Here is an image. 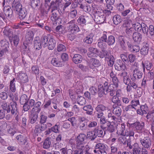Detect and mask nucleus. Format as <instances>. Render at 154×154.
<instances>
[{"instance_id": "obj_53", "label": "nucleus", "mask_w": 154, "mask_h": 154, "mask_svg": "<svg viewBox=\"0 0 154 154\" xmlns=\"http://www.w3.org/2000/svg\"><path fill=\"white\" fill-rule=\"evenodd\" d=\"M41 115L40 116V123L41 124L45 123L47 120V117L43 114V113L41 112L40 113Z\"/></svg>"}, {"instance_id": "obj_3", "label": "nucleus", "mask_w": 154, "mask_h": 154, "mask_svg": "<svg viewBox=\"0 0 154 154\" xmlns=\"http://www.w3.org/2000/svg\"><path fill=\"white\" fill-rule=\"evenodd\" d=\"M86 137V135L83 134H80L77 137L76 140V148L82 149L88 151L89 149L87 147L88 146H85L84 145V140Z\"/></svg>"}, {"instance_id": "obj_58", "label": "nucleus", "mask_w": 154, "mask_h": 154, "mask_svg": "<svg viewBox=\"0 0 154 154\" xmlns=\"http://www.w3.org/2000/svg\"><path fill=\"white\" fill-rule=\"evenodd\" d=\"M72 0H64L66 3L64 4L63 6V11H65L66 9L71 4Z\"/></svg>"}, {"instance_id": "obj_32", "label": "nucleus", "mask_w": 154, "mask_h": 154, "mask_svg": "<svg viewBox=\"0 0 154 154\" xmlns=\"http://www.w3.org/2000/svg\"><path fill=\"white\" fill-rule=\"evenodd\" d=\"M95 19V21L97 23L99 24H101L104 23L105 20V17L103 15V14H101L100 16L98 15Z\"/></svg>"}, {"instance_id": "obj_2", "label": "nucleus", "mask_w": 154, "mask_h": 154, "mask_svg": "<svg viewBox=\"0 0 154 154\" xmlns=\"http://www.w3.org/2000/svg\"><path fill=\"white\" fill-rule=\"evenodd\" d=\"M125 127L126 126L125 124H122L121 127L118 129L117 133L119 135L123 136L133 137L134 134V130L130 128L125 129Z\"/></svg>"}, {"instance_id": "obj_40", "label": "nucleus", "mask_w": 154, "mask_h": 154, "mask_svg": "<svg viewBox=\"0 0 154 154\" xmlns=\"http://www.w3.org/2000/svg\"><path fill=\"white\" fill-rule=\"evenodd\" d=\"M115 42L114 37L112 35H110L108 36L106 42L109 45H111L114 44Z\"/></svg>"}, {"instance_id": "obj_38", "label": "nucleus", "mask_w": 154, "mask_h": 154, "mask_svg": "<svg viewBox=\"0 0 154 154\" xmlns=\"http://www.w3.org/2000/svg\"><path fill=\"white\" fill-rule=\"evenodd\" d=\"M114 66L115 69L118 71H125L126 69L125 65L123 64H116L114 65Z\"/></svg>"}, {"instance_id": "obj_29", "label": "nucleus", "mask_w": 154, "mask_h": 154, "mask_svg": "<svg viewBox=\"0 0 154 154\" xmlns=\"http://www.w3.org/2000/svg\"><path fill=\"white\" fill-rule=\"evenodd\" d=\"M19 17L20 20L24 19L27 14V11L26 9L23 8L19 11Z\"/></svg>"}, {"instance_id": "obj_17", "label": "nucleus", "mask_w": 154, "mask_h": 154, "mask_svg": "<svg viewBox=\"0 0 154 154\" xmlns=\"http://www.w3.org/2000/svg\"><path fill=\"white\" fill-rule=\"evenodd\" d=\"M11 114L12 116H15L18 113L17 111V105L16 102H13L11 103Z\"/></svg>"}, {"instance_id": "obj_36", "label": "nucleus", "mask_w": 154, "mask_h": 154, "mask_svg": "<svg viewBox=\"0 0 154 154\" xmlns=\"http://www.w3.org/2000/svg\"><path fill=\"white\" fill-rule=\"evenodd\" d=\"M51 142L49 138H47L44 140L43 143V147L44 149H48L50 148L51 145Z\"/></svg>"}, {"instance_id": "obj_13", "label": "nucleus", "mask_w": 154, "mask_h": 154, "mask_svg": "<svg viewBox=\"0 0 154 154\" xmlns=\"http://www.w3.org/2000/svg\"><path fill=\"white\" fill-rule=\"evenodd\" d=\"M34 37V34L32 31H29L27 32L25 36L26 40V45H24V46L26 48L27 45L29 42L32 41Z\"/></svg>"}, {"instance_id": "obj_15", "label": "nucleus", "mask_w": 154, "mask_h": 154, "mask_svg": "<svg viewBox=\"0 0 154 154\" xmlns=\"http://www.w3.org/2000/svg\"><path fill=\"white\" fill-rule=\"evenodd\" d=\"M143 75V73L137 69L134 70L133 72V77L131 78L132 80L134 81L136 79H141Z\"/></svg>"}, {"instance_id": "obj_54", "label": "nucleus", "mask_w": 154, "mask_h": 154, "mask_svg": "<svg viewBox=\"0 0 154 154\" xmlns=\"http://www.w3.org/2000/svg\"><path fill=\"white\" fill-rule=\"evenodd\" d=\"M55 30L56 32L59 34H63L64 32L61 25L57 26Z\"/></svg>"}, {"instance_id": "obj_50", "label": "nucleus", "mask_w": 154, "mask_h": 154, "mask_svg": "<svg viewBox=\"0 0 154 154\" xmlns=\"http://www.w3.org/2000/svg\"><path fill=\"white\" fill-rule=\"evenodd\" d=\"M106 42L103 41H100L99 40H98V42L97 44L98 47L102 49H105L107 47V45L106 43Z\"/></svg>"}, {"instance_id": "obj_23", "label": "nucleus", "mask_w": 154, "mask_h": 154, "mask_svg": "<svg viewBox=\"0 0 154 154\" xmlns=\"http://www.w3.org/2000/svg\"><path fill=\"white\" fill-rule=\"evenodd\" d=\"M16 139L18 142L21 145H25L27 141L26 137L21 134L17 135L16 137Z\"/></svg>"}, {"instance_id": "obj_25", "label": "nucleus", "mask_w": 154, "mask_h": 154, "mask_svg": "<svg viewBox=\"0 0 154 154\" xmlns=\"http://www.w3.org/2000/svg\"><path fill=\"white\" fill-rule=\"evenodd\" d=\"M112 20L113 23L116 25L120 24L122 21L121 16L119 15H116L113 17Z\"/></svg>"}, {"instance_id": "obj_7", "label": "nucleus", "mask_w": 154, "mask_h": 154, "mask_svg": "<svg viewBox=\"0 0 154 154\" xmlns=\"http://www.w3.org/2000/svg\"><path fill=\"white\" fill-rule=\"evenodd\" d=\"M79 126L80 129L84 131L86 129L88 120L84 117H79Z\"/></svg>"}, {"instance_id": "obj_8", "label": "nucleus", "mask_w": 154, "mask_h": 154, "mask_svg": "<svg viewBox=\"0 0 154 154\" xmlns=\"http://www.w3.org/2000/svg\"><path fill=\"white\" fill-rule=\"evenodd\" d=\"M75 20H73L68 23L69 24L68 29L73 33H76L80 30L78 26L75 24Z\"/></svg>"}, {"instance_id": "obj_42", "label": "nucleus", "mask_w": 154, "mask_h": 154, "mask_svg": "<svg viewBox=\"0 0 154 154\" xmlns=\"http://www.w3.org/2000/svg\"><path fill=\"white\" fill-rule=\"evenodd\" d=\"M2 109L4 111H7V113H9L10 112L11 109L9 106L8 105L7 103L5 102H3L1 105Z\"/></svg>"}, {"instance_id": "obj_10", "label": "nucleus", "mask_w": 154, "mask_h": 154, "mask_svg": "<svg viewBox=\"0 0 154 154\" xmlns=\"http://www.w3.org/2000/svg\"><path fill=\"white\" fill-rule=\"evenodd\" d=\"M132 127L139 133H141L143 130L144 123L143 122H136L132 124Z\"/></svg>"}, {"instance_id": "obj_52", "label": "nucleus", "mask_w": 154, "mask_h": 154, "mask_svg": "<svg viewBox=\"0 0 154 154\" xmlns=\"http://www.w3.org/2000/svg\"><path fill=\"white\" fill-rule=\"evenodd\" d=\"M84 41L87 44H91L93 41V37L90 35H88L84 39Z\"/></svg>"}, {"instance_id": "obj_20", "label": "nucleus", "mask_w": 154, "mask_h": 154, "mask_svg": "<svg viewBox=\"0 0 154 154\" xmlns=\"http://www.w3.org/2000/svg\"><path fill=\"white\" fill-rule=\"evenodd\" d=\"M149 49L148 44L147 43H144L142 48L140 49V54L143 55H147L148 53Z\"/></svg>"}, {"instance_id": "obj_1", "label": "nucleus", "mask_w": 154, "mask_h": 154, "mask_svg": "<svg viewBox=\"0 0 154 154\" xmlns=\"http://www.w3.org/2000/svg\"><path fill=\"white\" fill-rule=\"evenodd\" d=\"M42 45L44 47L48 46L50 50H53L56 44V42L53 36L50 35H43L41 38Z\"/></svg>"}, {"instance_id": "obj_34", "label": "nucleus", "mask_w": 154, "mask_h": 154, "mask_svg": "<svg viewBox=\"0 0 154 154\" xmlns=\"http://www.w3.org/2000/svg\"><path fill=\"white\" fill-rule=\"evenodd\" d=\"M112 101L114 104L113 105H116L117 106H121L122 102L119 99V97L116 96L114 95L112 99Z\"/></svg>"}, {"instance_id": "obj_62", "label": "nucleus", "mask_w": 154, "mask_h": 154, "mask_svg": "<svg viewBox=\"0 0 154 154\" xmlns=\"http://www.w3.org/2000/svg\"><path fill=\"white\" fill-rule=\"evenodd\" d=\"M38 113H35L34 114H33V116L31 119L30 123L32 124L35 123L37 121L38 118Z\"/></svg>"}, {"instance_id": "obj_56", "label": "nucleus", "mask_w": 154, "mask_h": 154, "mask_svg": "<svg viewBox=\"0 0 154 154\" xmlns=\"http://www.w3.org/2000/svg\"><path fill=\"white\" fill-rule=\"evenodd\" d=\"M77 14V11L76 10H74L71 11L69 13L68 15L69 17L72 18H74L75 17Z\"/></svg>"}, {"instance_id": "obj_39", "label": "nucleus", "mask_w": 154, "mask_h": 154, "mask_svg": "<svg viewBox=\"0 0 154 154\" xmlns=\"http://www.w3.org/2000/svg\"><path fill=\"white\" fill-rule=\"evenodd\" d=\"M87 136L91 140H94L97 136L95 130L93 131H89L87 133Z\"/></svg>"}, {"instance_id": "obj_63", "label": "nucleus", "mask_w": 154, "mask_h": 154, "mask_svg": "<svg viewBox=\"0 0 154 154\" xmlns=\"http://www.w3.org/2000/svg\"><path fill=\"white\" fill-rule=\"evenodd\" d=\"M131 104L134 107V109L136 110L135 107L137 106L140 105V102L138 100H131Z\"/></svg>"}, {"instance_id": "obj_26", "label": "nucleus", "mask_w": 154, "mask_h": 154, "mask_svg": "<svg viewBox=\"0 0 154 154\" xmlns=\"http://www.w3.org/2000/svg\"><path fill=\"white\" fill-rule=\"evenodd\" d=\"M142 65L143 68L144 70H145V67L147 70H149L151 69L152 66V63L147 60L144 63L143 62H142Z\"/></svg>"}, {"instance_id": "obj_21", "label": "nucleus", "mask_w": 154, "mask_h": 154, "mask_svg": "<svg viewBox=\"0 0 154 154\" xmlns=\"http://www.w3.org/2000/svg\"><path fill=\"white\" fill-rule=\"evenodd\" d=\"M108 147L107 145L103 143H98L95 146L94 149L96 150L100 151L104 149H107Z\"/></svg>"}, {"instance_id": "obj_27", "label": "nucleus", "mask_w": 154, "mask_h": 154, "mask_svg": "<svg viewBox=\"0 0 154 154\" xmlns=\"http://www.w3.org/2000/svg\"><path fill=\"white\" fill-rule=\"evenodd\" d=\"M76 149L73 151V154H90L88 150L76 148Z\"/></svg>"}, {"instance_id": "obj_6", "label": "nucleus", "mask_w": 154, "mask_h": 154, "mask_svg": "<svg viewBox=\"0 0 154 154\" xmlns=\"http://www.w3.org/2000/svg\"><path fill=\"white\" fill-rule=\"evenodd\" d=\"M17 78L22 83H26L29 81L28 77L26 73L22 72H20L18 73Z\"/></svg>"}, {"instance_id": "obj_11", "label": "nucleus", "mask_w": 154, "mask_h": 154, "mask_svg": "<svg viewBox=\"0 0 154 154\" xmlns=\"http://www.w3.org/2000/svg\"><path fill=\"white\" fill-rule=\"evenodd\" d=\"M3 12L5 17H11L13 15V12L11 7L8 5L5 6L3 8Z\"/></svg>"}, {"instance_id": "obj_16", "label": "nucleus", "mask_w": 154, "mask_h": 154, "mask_svg": "<svg viewBox=\"0 0 154 154\" xmlns=\"http://www.w3.org/2000/svg\"><path fill=\"white\" fill-rule=\"evenodd\" d=\"M117 106L116 105H113V113L117 116H119L121 114L122 109L119 106Z\"/></svg>"}, {"instance_id": "obj_19", "label": "nucleus", "mask_w": 154, "mask_h": 154, "mask_svg": "<svg viewBox=\"0 0 154 154\" xmlns=\"http://www.w3.org/2000/svg\"><path fill=\"white\" fill-rule=\"evenodd\" d=\"M41 102L39 101L35 103L34 107L32 109V112L39 113L41 110Z\"/></svg>"}, {"instance_id": "obj_59", "label": "nucleus", "mask_w": 154, "mask_h": 154, "mask_svg": "<svg viewBox=\"0 0 154 154\" xmlns=\"http://www.w3.org/2000/svg\"><path fill=\"white\" fill-rule=\"evenodd\" d=\"M143 32L144 34H147L148 32L149 28L144 23H142V29Z\"/></svg>"}, {"instance_id": "obj_60", "label": "nucleus", "mask_w": 154, "mask_h": 154, "mask_svg": "<svg viewBox=\"0 0 154 154\" xmlns=\"http://www.w3.org/2000/svg\"><path fill=\"white\" fill-rule=\"evenodd\" d=\"M61 58L63 61H62L63 62L66 61H68L69 59L68 55L66 53H63L61 54Z\"/></svg>"}, {"instance_id": "obj_24", "label": "nucleus", "mask_w": 154, "mask_h": 154, "mask_svg": "<svg viewBox=\"0 0 154 154\" xmlns=\"http://www.w3.org/2000/svg\"><path fill=\"white\" fill-rule=\"evenodd\" d=\"M72 60L74 63L75 64H78L82 62V56L80 55L76 54L74 55L72 58Z\"/></svg>"}, {"instance_id": "obj_14", "label": "nucleus", "mask_w": 154, "mask_h": 154, "mask_svg": "<svg viewBox=\"0 0 154 154\" xmlns=\"http://www.w3.org/2000/svg\"><path fill=\"white\" fill-rule=\"evenodd\" d=\"M132 37L134 42L137 43H140L141 42L142 36L140 33L137 32H135L133 33Z\"/></svg>"}, {"instance_id": "obj_45", "label": "nucleus", "mask_w": 154, "mask_h": 154, "mask_svg": "<svg viewBox=\"0 0 154 154\" xmlns=\"http://www.w3.org/2000/svg\"><path fill=\"white\" fill-rule=\"evenodd\" d=\"M102 129L101 128H96L94 129L95 131L97 136L98 137H102L104 136L103 131L102 130Z\"/></svg>"}, {"instance_id": "obj_44", "label": "nucleus", "mask_w": 154, "mask_h": 154, "mask_svg": "<svg viewBox=\"0 0 154 154\" xmlns=\"http://www.w3.org/2000/svg\"><path fill=\"white\" fill-rule=\"evenodd\" d=\"M15 79L14 78L12 80L10 81V89L11 91L13 92L15 91Z\"/></svg>"}, {"instance_id": "obj_22", "label": "nucleus", "mask_w": 154, "mask_h": 154, "mask_svg": "<svg viewBox=\"0 0 154 154\" xmlns=\"http://www.w3.org/2000/svg\"><path fill=\"white\" fill-rule=\"evenodd\" d=\"M88 18V17L87 16L81 15L79 17L77 21L80 25L82 26H84L86 25V22Z\"/></svg>"}, {"instance_id": "obj_33", "label": "nucleus", "mask_w": 154, "mask_h": 154, "mask_svg": "<svg viewBox=\"0 0 154 154\" xmlns=\"http://www.w3.org/2000/svg\"><path fill=\"white\" fill-rule=\"evenodd\" d=\"M83 109L84 110L86 111V113L88 114L91 115L93 113V108L91 105L84 106Z\"/></svg>"}, {"instance_id": "obj_55", "label": "nucleus", "mask_w": 154, "mask_h": 154, "mask_svg": "<svg viewBox=\"0 0 154 154\" xmlns=\"http://www.w3.org/2000/svg\"><path fill=\"white\" fill-rule=\"evenodd\" d=\"M57 49L58 52L65 51L66 50L65 46L62 44H59L57 46Z\"/></svg>"}, {"instance_id": "obj_48", "label": "nucleus", "mask_w": 154, "mask_h": 154, "mask_svg": "<svg viewBox=\"0 0 154 154\" xmlns=\"http://www.w3.org/2000/svg\"><path fill=\"white\" fill-rule=\"evenodd\" d=\"M91 62L92 64V66L95 67H97L100 66L101 64L100 61L96 59H92Z\"/></svg>"}, {"instance_id": "obj_46", "label": "nucleus", "mask_w": 154, "mask_h": 154, "mask_svg": "<svg viewBox=\"0 0 154 154\" xmlns=\"http://www.w3.org/2000/svg\"><path fill=\"white\" fill-rule=\"evenodd\" d=\"M77 100L78 104L81 105H83L85 104L86 102L85 98L82 96H79L77 98Z\"/></svg>"}, {"instance_id": "obj_64", "label": "nucleus", "mask_w": 154, "mask_h": 154, "mask_svg": "<svg viewBox=\"0 0 154 154\" xmlns=\"http://www.w3.org/2000/svg\"><path fill=\"white\" fill-rule=\"evenodd\" d=\"M106 129L107 131H108L109 132L112 133L115 130L113 126L111 125V124L109 123L107 124Z\"/></svg>"}, {"instance_id": "obj_57", "label": "nucleus", "mask_w": 154, "mask_h": 154, "mask_svg": "<svg viewBox=\"0 0 154 154\" xmlns=\"http://www.w3.org/2000/svg\"><path fill=\"white\" fill-rule=\"evenodd\" d=\"M107 32H103L102 36L98 39L100 41H103L105 42H107V37L106 34Z\"/></svg>"}, {"instance_id": "obj_51", "label": "nucleus", "mask_w": 154, "mask_h": 154, "mask_svg": "<svg viewBox=\"0 0 154 154\" xmlns=\"http://www.w3.org/2000/svg\"><path fill=\"white\" fill-rule=\"evenodd\" d=\"M106 42L103 41H100L99 40H98V42L97 44L98 47L102 49H105L107 47V45L106 43Z\"/></svg>"}, {"instance_id": "obj_30", "label": "nucleus", "mask_w": 154, "mask_h": 154, "mask_svg": "<svg viewBox=\"0 0 154 154\" xmlns=\"http://www.w3.org/2000/svg\"><path fill=\"white\" fill-rule=\"evenodd\" d=\"M142 23L140 24L138 22H135L132 24L134 30L140 32L142 29Z\"/></svg>"}, {"instance_id": "obj_43", "label": "nucleus", "mask_w": 154, "mask_h": 154, "mask_svg": "<svg viewBox=\"0 0 154 154\" xmlns=\"http://www.w3.org/2000/svg\"><path fill=\"white\" fill-rule=\"evenodd\" d=\"M118 85H116L112 84L110 85L108 87L107 90H106V93H108V91H115L116 90V88L118 87Z\"/></svg>"}, {"instance_id": "obj_12", "label": "nucleus", "mask_w": 154, "mask_h": 154, "mask_svg": "<svg viewBox=\"0 0 154 154\" xmlns=\"http://www.w3.org/2000/svg\"><path fill=\"white\" fill-rule=\"evenodd\" d=\"M51 62L54 66L56 67H61L64 65L63 63L57 57H53L51 59Z\"/></svg>"}, {"instance_id": "obj_47", "label": "nucleus", "mask_w": 154, "mask_h": 154, "mask_svg": "<svg viewBox=\"0 0 154 154\" xmlns=\"http://www.w3.org/2000/svg\"><path fill=\"white\" fill-rule=\"evenodd\" d=\"M96 110L97 112H102L106 110V107L103 105H99L96 108Z\"/></svg>"}, {"instance_id": "obj_18", "label": "nucleus", "mask_w": 154, "mask_h": 154, "mask_svg": "<svg viewBox=\"0 0 154 154\" xmlns=\"http://www.w3.org/2000/svg\"><path fill=\"white\" fill-rule=\"evenodd\" d=\"M42 40H41L38 38H36L34 41V46L35 49L39 50L42 48Z\"/></svg>"}, {"instance_id": "obj_31", "label": "nucleus", "mask_w": 154, "mask_h": 154, "mask_svg": "<svg viewBox=\"0 0 154 154\" xmlns=\"http://www.w3.org/2000/svg\"><path fill=\"white\" fill-rule=\"evenodd\" d=\"M133 154H140L141 149L139 146L138 144L135 143L133 145Z\"/></svg>"}, {"instance_id": "obj_41", "label": "nucleus", "mask_w": 154, "mask_h": 154, "mask_svg": "<svg viewBox=\"0 0 154 154\" xmlns=\"http://www.w3.org/2000/svg\"><path fill=\"white\" fill-rule=\"evenodd\" d=\"M28 100L27 96L25 94H23L20 97V103L21 104H23L24 103L28 102Z\"/></svg>"}, {"instance_id": "obj_49", "label": "nucleus", "mask_w": 154, "mask_h": 154, "mask_svg": "<svg viewBox=\"0 0 154 154\" xmlns=\"http://www.w3.org/2000/svg\"><path fill=\"white\" fill-rule=\"evenodd\" d=\"M40 0H32L31 1V4L32 8H35L40 4Z\"/></svg>"}, {"instance_id": "obj_35", "label": "nucleus", "mask_w": 154, "mask_h": 154, "mask_svg": "<svg viewBox=\"0 0 154 154\" xmlns=\"http://www.w3.org/2000/svg\"><path fill=\"white\" fill-rule=\"evenodd\" d=\"M100 124L102 125L100 127L103 130L106 129V128L107 126V124L109 123L106 122V121L105 118L104 117H101L100 119Z\"/></svg>"}, {"instance_id": "obj_9", "label": "nucleus", "mask_w": 154, "mask_h": 154, "mask_svg": "<svg viewBox=\"0 0 154 154\" xmlns=\"http://www.w3.org/2000/svg\"><path fill=\"white\" fill-rule=\"evenodd\" d=\"M51 12L52 13L50 19L52 22L55 23L59 18L57 7H54L52 8Z\"/></svg>"}, {"instance_id": "obj_4", "label": "nucleus", "mask_w": 154, "mask_h": 154, "mask_svg": "<svg viewBox=\"0 0 154 154\" xmlns=\"http://www.w3.org/2000/svg\"><path fill=\"white\" fill-rule=\"evenodd\" d=\"M140 141L144 148L150 149L152 145V141L150 138L148 137H145L143 139L140 138Z\"/></svg>"}, {"instance_id": "obj_37", "label": "nucleus", "mask_w": 154, "mask_h": 154, "mask_svg": "<svg viewBox=\"0 0 154 154\" xmlns=\"http://www.w3.org/2000/svg\"><path fill=\"white\" fill-rule=\"evenodd\" d=\"M105 91L106 92V90L104 89L103 85H100L98 86V94L99 97H102L105 94Z\"/></svg>"}, {"instance_id": "obj_5", "label": "nucleus", "mask_w": 154, "mask_h": 154, "mask_svg": "<svg viewBox=\"0 0 154 154\" xmlns=\"http://www.w3.org/2000/svg\"><path fill=\"white\" fill-rule=\"evenodd\" d=\"M104 53L105 61L107 62L109 66L110 67L112 66L114 63V57L112 55L109 54L106 51L105 52L104 51Z\"/></svg>"}, {"instance_id": "obj_28", "label": "nucleus", "mask_w": 154, "mask_h": 154, "mask_svg": "<svg viewBox=\"0 0 154 154\" xmlns=\"http://www.w3.org/2000/svg\"><path fill=\"white\" fill-rule=\"evenodd\" d=\"M8 42L3 40L0 42V50H2L4 51H6L7 50V48L8 47Z\"/></svg>"}, {"instance_id": "obj_61", "label": "nucleus", "mask_w": 154, "mask_h": 154, "mask_svg": "<svg viewBox=\"0 0 154 154\" xmlns=\"http://www.w3.org/2000/svg\"><path fill=\"white\" fill-rule=\"evenodd\" d=\"M32 72L36 74H38L39 73V69L38 66L36 65L33 66L31 68Z\"/></svg>"}]
</instances>
